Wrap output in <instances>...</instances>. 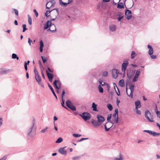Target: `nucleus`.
Here are the masks:
<instances>
[{
    "mask_svg": "<svg viewBox=\"0 0 160 160\" xmlns=\"http://www.w3.org/2000/svg\"><path fill=\"white\" fill-rule=\"evenodd\" d=\"M98 82H99V85H101V86H103L105 85H107V86L108 87L109 86V85L108 84L105 83L104 82H103V80L102 79H101V78L99 79Z\"/></svg>",
    "mask_w": 160,
    "mask_h": 160,
    "instance_id": "nucleus-16",
    "label": "nucleus"
},
{
    "mask_svg": "<svg viewBox=\"0 0 160 160\" xmlns=\"http://www.w3.org/2000/svg\"><path fill=\"white\" fill-rule=\"evenodd\" d=\"M120 102V100L118 99V98H117V100H116V103H117V105L118 106L119 103Z\"/></svg>",
    "mask_w": 160,
    "mask_h": 160,
    "instance_id": "nucleus-61",
    "label": "nucleus"
},
{
    "mask_svg": "<svg viewBox=\"0 0 160 160\" xmlns=\"http://www.w3.org/2000/svg\"><path fill=\"white\" fill-rule=\"evenodd\" d=\"M66 103V106L68 107L72 104L71 102L69 100L67 101Z\"/></svg>",
    "mask_w": 160,
    "mask_h": 160,
    "instance_id": "nucleus-38",
    "label": "nucleus"
},
{
    "mask_svg": "<svg viewBox=\"0 0 160 160\" xmlns=\"http://www.w3.org/2000/svg\"><path fill=\"white\" fill-rule=\"evenodd\" d=\"M38 82V84L40 85L43 88H44V86L43 83L41 82V81L40 82Z\"/></svg>",
    "mask_w": 160,
    "mask_h": 160,
    "instance_id": "nucleus-54",
    "label": "nucleus"
},
{
    "mask_svg": "<svg viewBox=\"0 0 160 160\" xmlns=\"http://www.w3.org/2000/svg\"><path fill=\"white\" fill-rule=\"evenodd\" d=\"M73 136L75 137H79L81 136V135L77 134H72Z\"/></svg>",
    "mask_w": 160,
    "mask_h": 160,
    "instance_id": "nucleus-51",
    "label": "nucleus"
},
{
    "mask_svg": "<svg viewBox=\"0 0 160 160\" xmlns=\"http://www.w3.org/2000/svg\"><path fill=\"white\" fill-rule=\"evenodd\" d=\"M114 118V120L112 122H113V123H117L118 122V117H113Z\"/></svg>",
    "mask_w": 160,
    "mask_h": 160,
    "instance_id": "nucleus-32",
    "label": "nucleus"
},
{
    "mask_svg": "<svg viewBox=\"0 0 160 160\" xmlns=\"http://www.w3.org/2000/svg\"><path fill=\"white\" fill-rule=\"evenodd\" d=\"M136 110H137L136 111V112L138 114L140 115L141 114V111L139 110H138V109H136Z\"/></svg>",
    "mask_w": 160,
    "mask_h": 160,
    "instance_id": "nucleus-59",
    "label": "nucleus"
},
{
    "mask_svg": "<svg viewBox=\"0 0 160 160\" xmlns=\"http://www.w3.org/2000/svg\"><path fill=\"white\" fill-rule=\"evenodd\" d=\"M56 10L57 12V14L58 15L59 14V12H58V9H54L51 11H47L45 14V16L46 17H48V13H50L52 10Z\"/></svg>",
    "mask_w": 160,
    "mask_h": 160,
    "instance_id": "nucleus-26",
    "label": "nucleus"
},
{
    "mask_svg": "<svg viewBox=\"0 0 160 160\" xmlns=\"http://www.w3.org/2000/svg\"><path fill=\"white\" fill-rule=\"evenodd\" d=\"M112 76L113 78H116L117 77L119 73L118 72V70L116 69H114L112 70Z\"/></svg>",
    "mask_w": 160,
    "mask_h": 160,
    "instance_id": "nucleus-12",
    "label": "nucleus"
},
{
    "mask_svg": "<svg viewBox=\"0 0 160 160\" xmlns=\"http://www.w3.org/2000/svg\"><path fill=\"white\" fill-rule=\"evenodd\" d=\"M151 55V58L152 59H156V55Z\"/></svg>",
    "mask_w": 160,
    "mask_h": 160,
    "instance_id": "nucleus-60",
    "label": "nucleus"
},
{
    "mask_svg": "<svg viewBox=\"0 0 160 160\" xmlns=\"http://www.w3.org/2000/svg\"><path fill=\"white\" fill-rule=\"evenodd\" d=\"M46 72L49 81L51 82L53 78V74L51 73H49L47 70H46Z\"/></svg>",
    "mask_w": 160,
    "mask_h": 160,
    "instance_id": "nucleus-14",
    "label": "nucleus"
},
{
    "mask_svg": "<svg viewBox=\"0 0 160 160\" xmlns=\"http://www.w3.org/2000/svg\"><path fill=\"white\" fill-rule=\"evenodd\" d=\"M79 115L85 121L90 119L91 117V114L88 112H83L82 114H79Z\"/></svg>",
    "mask_w": 160,
    "mask_h": 160,
    "instance_id": "nucleus-1",
    "label": "nucleus"
},
{
    "mask_svg": "<svg viewBox=\"0 0 160 160\" xmlns=\"http://www.w3.org/2000/svg\"><path fill=\"white\" fill-rule=\"evenodd\" d=\"M51 22L50 21H48L46 22V24H45L44 27V29H48L51 26Z\"/></svg>",
    "mask_w": 160,
    "mask_h": 160,
    "instance_id": "nucleus-15",
    "label": "nucleus"
},
{
    "mask_svg": "<svg viewBox=\"0 0 160 160\" xmlns=\"http://www.w3.org/2000/svg\"><path fill=\"white\" fill-rule=\"evenodd\" d=\"M65 94V91L63 90L62 91V102L64 101V99L63 98V97H64V96Z\"/></svg>",
    "mask_w": 160,
    "mask_h": 160,
    "instance_id": "nucleus-42",
    "label": "nucleus"
},
{
    "mask_svg": "<svg viewBox=\"0 0 160 160\" xmlns=\"http://www.w3.org/2000/svg\"><path fill=\"white\" fill-rule=\"evenodd\" d=\"M22 26L23 28V32H24L26 30H27V28H26V24H23Z\"/></svg>",
    "mask_w": 160,
    "mask_h": 160,
    "instance_id": "nucleus-44",
    "label": "nucleus"
},
{
    "mask_svg": "<svg viewBox=\"0 0 160 160\" xmlns=\"http://www.w3.org/2000/svg\"><path fill=\"white\" fill-rule=\"evenodd\" d=\"M134 85H131L129 87V89L130 90V95L128 94L127 92V88H126V93L128 95L129 97H131V98H132L133 97V93L134 92Z\"/></svg>",
    "mask_w": 160,
    "mask_h": 160,
    "instance_id": "nucleus-7",
    "label": "nucleus"
},
{
    "mask_svg": "<svg viewBox=\"0 0 160 160\" xmlns=\"http://www.w3.org/2000/svg\"><path fill=\"white\" fill-rule=\"evenodd\" d=\"M111 117H112V114H108V116L107 117V120L108 122H111L113 124V122H112V121L110 120V119L111 118Z\"/></svg>",
    "mask_w": 160,
    "mask_h": 160,
    "instance_id": "nucleus-27",
    "label": "nucleus"
},
{
    "mask_svg": "<svg viewBox=\"0 0 160 160\" xmlns=\"http://www.w3.org/2000/svg\"><path fill=\"white\" fill-rule=\"evenodd\" d=\"M32 42V40L31 39H30L29 38L28 42L30 46L31 45V43Z\"/></svg>",
    "mask_w": 160,
    "mask_h": 160,
    "instance_id": "nucleus-56",
    "label": "nucleus"
},
{
    "mask_svg": "<svg viewBox=\"0 0 160 160\" xmlns=\"http://www.w3.org/2000/svg\"><path fill=\"white\" fill-rule=\"evenodd\" d=\"M136 55V53L134 51H132V52L131 55V58L132 59L134 58Z\"/></svg>",
    "mask_w": 160,
    "mask_h": 160,
    "instance_id": "nucleus-34",
    "label": "nucleus"
},
{
    "mask_svg": "<svg viewBox=\"0 0 160 160\" xmlns=\"http://www.w3.org/2000/svg\"><path fill=\"white\" fill-rule=\"evenodd\" d=\"M128 64V61H124L122 65V70L124 73L125 72L127 67Z\"/></svg>",
    "mask_w": 160,
    "mask_h": 160,
    "instance_id": "nucleus-5",
    "label": "nucleus"
},
{
    "mask_svg": "<svg viewBox=\"0 0 160 160\" xmlns=\"http://www.w3.org/2000/svg\"><path fill=\"white\" fill-rule=\"evenodd\" d=\"M104 127H105V130H106V131H108L110 129V127L109 128H107L106 127V125H104Z\"/></svg>",
    "mask_w": 160,
    "mask_h": 160,
    "instance_id": "nucleus-62",
    "label": "nucleus"
},
{
    "mask_svg": "<svg viewBox=\"0 0 160 160\" xmlns=\"http://www.w3.org/2000/svg\"><path fill=\"white\" fill-rule=\"evenodd\" d=\"M48 30H49L52 32H54L56 31L55 26L52 23L50 28L48 29Z\"/></svg>",
    "mask_w": 160,
    "mask_h": 160,
    "instance_id": "nucleus-13",
    "label": "nucleus"
},
{
    "mask_svg": "<svg viewBox=\"0 0 160 160\" xmlns=\"http://www.w3.org/2000/svg\"><path fill=\"white\" fill-rule=\"evenodd\" d=\"M66 147L62 148L58 150V152L61 154L66 155L67 154V151L64 149Z\"/></svg>",
    "mask_w": 160,
    "mask_h": 160,
    "instance_id": "nucleus-11",
    "label": "nucleus"
},
{
    "mask_svg": "<svg viewBox=\"0 0 160 160\" xmlns=\"http://www.w3.org/2000/svg\"><path fill=\"white\" fill-rule=\"evenodd\" d=\"M35 78L37 82L41 81V78L39 75H37L35 76Z\"/></svg>",
    "mask_w": 160,
    "mask_h": 160,
    "instance_id": "nucleus-30",
    "label": "nucleus"
},
{
    "mask_svg": "<svg viewBox=\"0 0 160 160\" xmlns=\"http://www.w3.org/2000/svg\"><path fill=\"white\" fill-rule=\"evenodd\" d=\"M13 11L14 12L15 15L18 16V10H17L16 9H13Z\"/></svg>",
    "mask_w": 160,
    "mask_h": 160,
    "instance_id": "nucleus-47",
    "label": "nucleus"
},
{
    "mask_svg": "<svg viewBox=\"0 0 160 160\" xmlns=\"http://www.w3.org/2000/svg\"><path fill=\"white\" fill-rule=\"evenodd\" d=\"M33 11L35 14V15L36 17H38V14L37 12L36 11V10L35 9H34L33 10Z\"/></svg>",
    "mask_w": 160,
    "mask_h": 160,
    "instance_id": "nucleus-58",
    "label": "nucleus"
},
{
    "mask_svg": "<svg viewBox=\"0 0 160 160\" xmlns=\"http://www.w3.org/2000/svg\"><path fill=\"white\" fill-rule=\"evenodd\" d=\"M126 16H127L126 18L128 20L130 19L132 17V16L131 15H126Z\"/></svg>",
    "mask_w": 160,
    "mask_h": 160,
    "instance_id": "nucleus-57",
    "label": "nucleus"
},
{
    "mask_svg": "<svg viewBox=\"0 0 160 160\" xmlns=\"http://www.w3.org/2000/svg\"><path fill=\"white\" fill-rule=\"evenodd\" d=\"M99 92L100 93H103V89L101 86V85H99L98 87Z\"/></svg>",
    "mask_w": 160,
    "mask_h": 160,
    "instance_id": "nucleus-36",
    "label": "nucleus"
},
{
    "mask_svg": "<svg viewBox=\"0 0 160 160\" xmlns=\"http://www.w3.org/2000/svg\"><path fill=\"white\" fill-rule=\"evenodd\" d=\"M63 141V139L62 138H59L55 142L56 143H60L62 142Z\"/></svg>",
    "mask_w": 160,
    "mask_h": 160,
    "instance_id": "nucleus-33",
    "label": "nucleus"
},
{
    "mask_svg": "<svg viewBox=\"0 0 160 160\" xmlns=\"http://www.w3.org/2000/svg\"><path fill=\"white\" fill-rule=\"evenodd\" d=\"M10 70L9 69L3 70L2 69H0V74H6L9 72Z\"/></svg>",
    "mask_w": 160,
    "mask_h": 160,
    "instance_id": "nucleus-17",
    "label": "nucleus"
},
{
    "mask_svg": "<svg viewBox=\"0 0 160 160\" xmlns=\"http://www.w3.org/2000/svg\"><path fill=\"white\" fill-rule=\"evenodd\" d=\"M97 118L99 122L101 124L105 120V119L104 117L98 114L97 115Z\"/></svg>",
    "mask_w": 160,
    "mask_h": 160,
    "instance_id": "nucleus-10",
    "label": "nucleus"
},
{
    "mask_svg": "<svg viewBox=\"0 0 160 160\" xmlns=\"http://www.w3.org/2000/svg\"><path fill=\"white\" fill-rule=\"evenodd\" d=\"M160 134L159 133H157L155 132H152V134L151 135H152L153 136H159Z\"/></svg>",
    "mask_w": 160,
    "mask_h": 160,
    "instance_id": "nucleus-41",
    "label": "nucleus"
},
{
    "mask_svg": "<svg viewBox=\"0 0 160 160\" xmlns=\"http://www.w3.org/2000/svg\"><path fill=\"white\" fill-rule=\"evenodd\" d=\"M41 58L43 63L46 62L47 61V58L46 57L42 56Z\"/></svg>",
    "mask_w": 160,
    "mask_h": 160,
    "instance_id": "nucleus-43",
    "label": "nucleus"
},
{
    "mask_svg": "<svg viewBox=\"0 0 160 160\" xmlns=\"http://www.w3.org/2000/svg\"><path fill=\"white\" fill-rule=\"evenodd\" d=\"M144 132H147L149 134H152V132L151 131L149 130H145L144 131Z\"/></svg>",
    "mask_w": 160,
    "mask_h": 160,
    "instance_id": "nucleus-50",
    "label": "nucleus"
},
{
    "mask_svg": "<svg viewBox=\"0 0 160 160\" xmlns=\"http://www.w3.org/2000/svg\"><path fill=\"white\" fill-rule=\"evenodd\" d=\"M109 28L111 31H114L116 30V27L115 25H112L110 26Z\"/></svg>",
    "mask_w": 160,
    "mask_h": 160,
    "instance_id": "nucleus-23",
    "label": "nucleus"
},
{
    "mask_svg": "<svg viewBox=\"0 0 160 160\" xmlns=\"http://www.w3.org/2000/svg\"><path fill=\"white\" fill-rule=\"evenodd\" d=\"M117 117H118V109L116 108L115 110L114 113L112 114V118Z\"/></svg>",
    "mask_w": 160,
    "mask_h": 160,
    "instance_id": "nucleus-21",
    "label": "nucleus"
},
{
    "mask_svg": "<svg viewBox=\"0 0 160 160\" xmlns=\"http://www.w3.org/2000/svg\"><path fill=\"white\" fill-rule=\"evenodd\" d=\"M119 84L122 87H123L124 86V80L123 79L120 80L119 82Z\"/></svg>",
    "mask_w": 160,
    "mask_h": 160,
    "instance_id": "nucleus-24",
    "label": "nucleus"
},
{
    "mask_svg": "<svg viewBox=\"0 0 160 160\" xmlns=\"http://www.w3.org/2000/svg\"><path fill=\"white\" fill-rule=\"evenodd\" d=\"M68 108H70L72 110H73V111H76V108L72 104L71 106H70Z\"/></svg>",
    "mask_w": 160,
    "mask_h": 160,
    "instance_id": "nucleus-39",
    "label": "nucleus"
},
{
    "mask_svg": "<svg viewBox=\"0 0 160 160\" xmlns=\"http://www.w3.org/2000/svg\"><path fill=\"white\" fill-rule=\"evenodd\" d=\"M135 108L136 109L141 107V102L140 101H137L135 102Z\"/></svg>",
    "mask_w": 160,
    "mask_h": 160,
    "instance_id": "nucleus-18",
    "label": "nucleus"
},
{
    "mask_svg": "<svg viewBox=\"0 0 160 160\" xmlns=\"http://www.w3.org/2000/svg\"><path fill=\"white\" fill-rule=\"evenodd\" d=\"M108 72H103L102 75L104 77H106L108 75Z\"/></svg>",
    "mask_w": 160,
    "mask_h": 160,
    "instance_id": "nucleus-49",
    "label": "nucleus"
},
{
    "mask_svg": "<svg viewBox=\"0 0 160 160\" xmlns=\"http://www.w3.org/2000/svg\"><path fill=\"white\" fill-rule=\"evenodd\" d=\"M80 158V157L79 156H76L75 157H73L72 158V160H76Z\"/></svg>",
    "mask_w": 160,
    "mask_h": 160,
    "instance_id": "nucleus-52",
    "label": "nucleus"
},
{
    "mask_svg": "<svg viewBox=\"0 0 160 160\" xmlns=\"http://www.w3.org/2000/svg\"><path fill=\"white\" fill-rule=\"evenodd\" d=\"M60 4L61 5L64 7H66L68 4V3H65L62 2V0H59Z\"/></svg>",
    "mask_w": 160,
    "mask_h": 160,
    "instance_id": "nucleus-29",
    "label": "nucleus"
},
{
    "mask_svg": "<svg viewBox=\"0 0 160 160\" xmlns=\"http://www.w3.org/2000/svg\"><path fill=\"white\" fill-rule=\"evenodd\" d=\"M117 8L119 9L123 8H124V5L122 2H120L117 5Z\"/></svg>",
    "mask_w": 160,
    "mask_h": 160,
    "instance_id": "nucleus-25",
    "label": "nucleus"
},
{
    "mask_svg": "<svg viewBox=\"0 0 160 160\" xmlns=\"http://www.w3.org/2000/svg\"><path fill=\"white\" fill-rule=\"evenodd\" d=\"M107 107L110 111H112L113 108L112 105L110 103H108L107 105Z\"/></svg>",
    "mask_w": 160,
    "mask_h": 160,
    "instance_id": "nucleus-37",
    "label": "nucleus"
},
{
    "mask_svg": "<svg viewBox=\"0 0 160 160\" xmlns=\"http://www.w3.org/2000/svg\"><path fill=\"white\" fill-rule=\"evenodd\" d=\"M35 120L33 119L32 121V125L29 128V129L28 130L27 134L28 136L32 137V128H33L34 126V124H35Z\"/></svg>",
    "mask_w": 160,
    "mask_h": 160,
    "instance_id": "nucleus-3",
    "label": "nucleus"
},
{
    "mask_svg": "<svg viewBox=\"0 0 160 160\" xmlns=\"http://www.w3.org/2000/svg\"><path fill=\"white\" fill-rule=\"evenodd\" d=\"M30 62L29 61H28L27 62H24V68L25 70L27 71V65H28L29 64V63Z\"/></svg>",
    "mask_w": 160,
    "mask_h": 160,
    "instance_id": "nucleus-31",
    "label": "nucleus"
},
{
    "mask_svg": "<svg viewBox=\"0 0 160 160\" xmlns=\"http://www.w3.org/2000/svg\"><path fill=\"white\" fill-rule=\"evenodd\" d=\"M34 73L35 76L37 75H39L38 73V72L37 70L35 68L34 69Z\"/></svg>",
    "mask_w": 160,
    "mask_h": 160,
    "instance_id": "nucleus-46",
    "label": "nucleus"
},
{
    "mask_svg": "<svg viewBox=\"0 0 160 160\" xmlns=\"http://www.w3.org/2000/svg\"><path fill=\"white\" fill-rule=\"evenodd\" d=\"M40 48H43L44 47L43 42L42 40H41L40 42Z\"/></svg>",
    "mask_w": 160,
    "mask_h": 160,
    "instance_id": "nucleus-45",
    "label": "nucleus"
},
{
    "mask_svg": "<svg viewBox=\"0 0 160 160\" xmlns=\"http://www.w3.org/2000/svg\"><path fill=\"white\" fill-rule=\"evenodd\" d=\"M7 158V156L5 155L0 159V160H5Z\"/></svg>",
    "mask_w": 160,
    "mask_h": 160,
    "instance_id": "nucleus-55",
    "label": "nucleus"
},
{
    "mask_svg": "<svg viewBox=\"0 0 160 160\" xmlns=\"http://www.w3.org/2000/svg\"><path fill=\"white\" fill-rule=\"evenodd\" d=\"M148 49H149V50L148 51L149 54L150 55L152 54L153 52V51L152 47L150 45H148Z\"/></svg>",
    "mask_w": 160,
    "mask_h": 160,
    "instance_id": "nucleus-19",
    "label": "nucleus"
},
{
    "mask_svg": "<svg viewBox=\"0 0 160 160\" xmlns=\"http://www.w3.org/2000/svg\"><path fill=\"white\" fill-rule=\"evenodd\" d=\"M97 105L94 102H93L92 105V108H93V110L95 111H98L97 109Z\"/></svg>",
    "mask_w": 160,
    "mask_h": 160,
    "instance_id": "nucleus-22",
    "label": "nucleus"
},
{
    "mask_svg": "<svg viewBox=\"0 0 160 160\" xmlns=\"http://www.w3.org/2000/svg\"><path fill=\"white\" fill-rule=\"evenodd\" d=\"M28 22L29 25H31L32 23V20L29 15H28Z\"/></svg>",
    "mask_w": 160,
    "mask_h": 160,
    "instance_id": "nucleus-40",
    "label": "nucleus"
},
{
    "mask_svg": "<svg viewBox=\"0 0 160 160\" xmlns=\"http://www.w3.org/2000/svg\"><path fill=\"white\" fill-rule=\"evenodd\" d=\"M48 87H49V88L51 90L52 93H53V95L57 99H58L57 98V96H56V94L54 92V91L53 89V88H52V87L51 86L48 84Z\"/></svg>",
    "mask_w": 160,
    "mask_h": 160,
    "instance_id": "nucleus-20",
    "label": "nucleus"
},
{
    "mask_svg": "<svg viewBox=\"0 0 160 160\" xmlns=\"http://www.w3.org/2000/svg\"><path fill=\"white\" fill-rule=\"evenodd\" d=\"M47 129H48V127H46V128H45L44 129L41 130V132L42 133H44L46 131Z\"/></svg>",
    "mask_w": 160,
    "mask_h": 160,
    "instance_id": "nucleus-48",
    "label": "nucleus"
},
{
    "mask_svg": "<svg viewBox=\"0 0 160 160\" xmlns=\"http://www.w3.org/2000/svg\"><path fill=\"white\" fill-rule=\"evenodd\" d=\"M140 71L141 70L140 69L137 70L135 74L132 79L133 82H135L137 80L138 76L140 73Z\"/></svg>",
    "mask_w": 160,
    "mask_h": 160,
    "instance_id": "nucleus-6",
    "label": "nucleus"
},
{
    "mask_svg": "<svg viewBox=\"0 0 160 160\" xmlns=\"http://www.w3.org/2000/svg\"><path fill=\"white\" fill-rule=\"evenodd\" d=\"M131 11L129 10L126 9L125 12V15H130L131 14Z\"/></svg>",
    "mask_w": 160,
    "mask_h": 160,
    "instance_id": "nucleus-35",
    "label": "nucleus"
},
{
    "mask_svg": "<svg viewBox=\"0 0 160 160\" xmlns=\"http://www.w3.org/2000/svg\"><path fill=\"white\" fill-rule=\"evenodd\" d=\"M53 84L57 89H59L61 86V82L59 80H56L53 82Z\"/></svg>",
    "mask_w": 160,
    "mask_h": 160,
    "instance_id": "nucleus-4",
    "label": "nucleus"
},
{
    "mask_svg": "<svg viewBox=\"0 0 160 160\" xmlns=\"http://www.w3.org/2000/svg\"><path fill=\"white\" fill-rule=\"evenodd\" d=\"M91 122L92 124V125L94 127H97L98 126H100L101 124V123H100L98 121H96L92 119L91 121Z\"/></svg>",
    "mask_w": 160,
    "mask_h": 160,
    "instance_id": "nucleus-8",
    "label": "nucleus"
},
{
    "mask_svg": "<svg viewBox=\"0 0 160 160\" xmlns=\"http://www.w3.org/2000/svg\"><path fill=\"white\" fill-rule=\"evenodd\" d=\"M123 155L122 154H120L119 156V158H116L114 159V160H122Z\"/></svg>",
    "mask_w": 160,
    "mask_h": 160,
    "instance_id": "nucleus-28",
    "label": "nucleus"
},
{
    "mask_svg": "<svg viewBox=\"0 0 160 160\" xmlns=\"http://www.w3.org/2000/svg\"><path fill=\"white\" fill-rule=\"evenodd\" d=\"M145 115L147 119L149 121L151 122H153V121L151 113L149 111L147 110L146 111Z\"/></svg>",
    "mask_w": 160,
    "mask_h": 160,
    "instance_id": "nucleus-2",
    "label": "nucleus"
},
{
    "mask_svg": "<svg viewBox=\"0 0 160 160\" xmlns=\"http://www.w3.org/2000/svg\"><path fill=\"white\" fill-rule=\"evenodd\" d=\"M156 113L157 114L158 117H159V116H160V112L158 111H156Z\"/></svg>",
    "mask_w": 160,
    "mask_h": 160,
    "instance_id": "nucleus-64",
    "label": "nucleus"
},
{
    "mask_svg": "<svg viewBox=\"0 0 160 160\" xmlns=\"http://www.w3.org/2000/svg\"><path fill=\"white\" fill-rule=\"evenodd\" d=\"M17 55L15 53H13L12 55V58L13 59H16L17 58Z\"/></svg>",
    "mask_w": 160,
    "mask_h": 160,
    "instance_id": "nucleus-53",
    "label": "nucleus"
},
{
    "mask_svg": "<svg viewBox=\"0 0 160 160\" xmlns=\"http://www.w3.org/2000/svg\"><path fill=\"white\" fill-rule=\"evenodd\" d=\"M47 69L48 70V71L51 72H53V70H51L49 68H48Z\"/></svg>",
    "mask_w": 160,
    "mask_h": 160,
    "instance_id": "nucleus-63",
    "label": "nucleus"
},
{
    "mask_svg": "<svg viewBox=\"0 0 160 160\" xmlns=\"http://www.w3.org/2000/svg\"><path fill=\"white\" fill-rule=\"evenodd\" d=\"M54 3L55 1L54 0H52L51 2H48L46 5V8L49 9L52 6H53Z\"/></svg>",
    "mask_w": 160,
    "mask_h": 160,
    "instance_id": "nucleus-9",
    "label": "nucleus"
}]
</instances>
